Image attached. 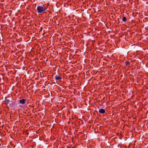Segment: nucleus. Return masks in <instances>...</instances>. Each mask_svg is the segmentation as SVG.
I'll list each match as a JSON object with an SVG mask.
<instances>
[{"mask_svg":"<svg viewBox=\"0 0 148 148\" xmlns=\"http://www.w3.org/2000/svg\"><path fill=\"white\" fill-rule=\"evenodd\" d=\"M55 79L56 80H61L62 78L60 75H56L55 77Z\"/></svg>","mask_w":148,"mask_h":148,"instance_id":"7ed1b4c3","label":"nucleus"},{"mask_svg":"<svg viewBox=\"0 0 148 148\" xmlns=\"http://www.w3.org/2000/svg\"><path fill=\"white\" fill-rule=\"evenodd\" d=\"M42 27H41V29L40 30V31H39V32H40V31H41V30H42Z\"/></svg>","mask_w":148,"mask_h":148,"instance_id":"1a4fd4ad","label":"nucleus"},{"mask_svg":"<svg viewBox=\"0 0 148 148\" xmlns=\"http://www.w3.org/2000/svg\"><path fill=\"white\" fill-rule=\"evenodd\" d=\"M10 101V100L9 99H7V97H5V100L4 101V102H5V103L6 105H8V104L9 103V102Z\"/></svg>","mask_w":148,"mask_h":148,"instance_id":"20e7f679","label":"nucleus"},{"mask_svg":"<svg viewBox=\"0 0 148 148\" xmlns=\"http://www.w3.org/2000/svg\"><path fill=\"white\" fill-rule=\"evenodd\" d=\"M122 20L125 22L126 21V18L125 17H123L122 19Z\"/></svg>","mask_w":148,"mask_h":148,"instance_id":"6e6552de","label":"nucleus"},{"mask_svg":"<svg viewBox=\"0 0 148 148\" xmlns=\"http://www.w3.org/2000/svg\"><path fill=\"white\" fill-rule=\"evenodd\" d=\"M9 106L10 108H11L12 109L14 110L15 109L16 107V103L15 102L12 101L10 104Z\"/></svg>","mask_w":148,"mask_h":148,"instance_id":"f03ea898","label":"nucleus"},{"mask_svg":"<svg viewBox=\"0 0 148 148\" xmlns=\"http://www.w3.org/2000/svg\"><path fill=\"white\" fill-rule=\"evenodd\" d=\"M26 102V100L25 99H23L19 101V102L22 104H24Z\"/></svg>","mask_w":148,"mask_h":148,"instance_id":"423d86ee","label":"nucleus"},{"mask_svg":"<svg viewBox=\"0 0 148 148\" xmlns=\"http://www.w3.org/2000/svg\"><path fill=\"white\" fill-rule=\"evenodd\" d=\"M99 112L100 113L104 114L105 112V110L104 109H101L99 110Z\"/></svg>","mask_w":148,"mask_h":148,"instance_id":"39448f33","label":"nucleus"},{"mask_svg":"<svg viewBox=\"0 0 148 148\" xmlns=\"http://www.w3.org/2000/svg\"><path fill=\"white\" fill-rule=\"evenodd\" d=\"M47 8L44 5L38 6L37 8V10L38 13L43 14L46 12Z\"/></svg>","mask_w":148,"mask_h":148,"instance_id":"f257e3e1","label":"nucleus"},{"mask_svg":"<svg viewBox=\"0 0 148 148\" xmlns=\"http://www.w3.org/2000/svg\"><path fill=\"white\" fill-rule=\"evenodd\" d=\"M130 64V62L128 61H126L125 62V65L126 66H128Z\"/></svg>","mask_w":148,"mask_h":148,"instance_id":"0eeeda50","label":"nucleus"}]
</instances>
